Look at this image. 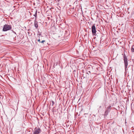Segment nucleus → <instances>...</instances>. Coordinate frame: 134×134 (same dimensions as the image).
Masks as SVG:
<instances>
[{"mask_svg":"<svg viewBox=\"0 0 134 134\" xmlns=\"http://www.w3.org/2000/svg\"><path fill=\"white\" fill-rule=\"evenodd\" d=\"M92 64L93 65L94 64V63L93 62Z\"/></svg>","mask_w":134,"mask_h":134,"instance_id":"17","label":"nucleus"},{"mask_svg":"<svg viewBox=\"0 0 134 134\" xmlns=\"http://www.w3.org/2000/svg\"><path fill=\"white\" fill-rule=\"evenodd\" d=\"M93 48L94 47L93 46Z\"/></svg>","mask_w":134,"mask_h":134,"instance_id":"18","label":"nucleus"},{"mask_svg":"<svg viewBox=\"0 0 134 134\" xmlns=\"http://www.w3.org/2000/svg\"><path fill=\"white\" fill-rule=\"evenodd\" d=\"M131 50L132 52H134V45H132L131 48Z\"/></svg>","mask_w":134,"mask_h":134,"instance_id":"8","label":"nucleus"},{"mask_svg":"<svg viewBox=\"0 0 134 134\" xmlns=\"http://www.w3.org/2000/svg\"><path fill=\"white\" fill-rule=\"evenodd\" d=\"M12 28V27L11 25L5 24L4 25L2 30L3 31H6L10 30Z\"/></svg>","mask_w":134,"mask_h":134,"instance_id":"2","label":"nucleus"},{"mask_svg":"<svg viewBox=\"0 0 134 134\" xmlns=\"http://www.w3.org/2000/svg\"><path fill=\"white\" fill-rule=\"evenodd\" d=\"M96 32V28L95 26V24L93 25V35H95Z\"/></svg>","mask_w":134,"mask_h":134,"instance_id":"4","label":"nucleus"},{"mask_svg":"<svg viewBox=\"0 0 134 134\" xmlns=\"http://www.w3.org/2000/svg\"><path fill=\"white\" fill-rule=\"evenodd\" d=\"M91 126H92V124H91V123H90V127H91Z\"/></svg>","mask_w":134,"mask_h":134,"instance_id":"16","label":"nucleus"},{"mask_svg":"<svg viewBox=\"0 0 134 134\" xmlns=\"http://www.w3.org/2000/svg\"><path fill=\"white\" fill-rule=\"evenodd\" d=\"M37 35H38L40 36L41 35V34L40 32H39L38 31V33Z\"/></svg>","mask_w":134,"mask_h":134,"instance_id":"12","label":"nucleus"},{"mask_svg":"<svg viewBox=\"0 0 134 134\" xmlns=\"http://www.w3.org/2000/svg\"><path fill=\"white\" fill-rule=\"evenodd\" d=\"M34 26L36 29H37L38 27V25L37 24V22L36 21H35L34 22Z\"/></svg>","mask_w":134,"mask_h":134,"instance_id":"6","label":"nucleus"},{"mask_svg":"<svg viewBox=\"0 0 134 134\" xmlns=\"http://www.w3.org/2000/svg\"><path fill=\"white\" fill-rule=\"evenodd\" d=\"M37 12H36V13H35V14L34 15V16L36 17V16H37Z\"/></svg>","mask_w":134,"mask_h":134,"instance_id":"14","label":"nucleus"},{"mask_svg":"<svg viewBox=\"0 0 134 134\" xmlns=\"http://www.w3.org/2000/svg\"><path fill=\"white\" fill-rule=\"evenodd\" d=\"M52 104H51V105L52 106H53L54 104V102L53 101H51Z\"/></svg>","mask_w":134,"mask_h":134,"instance_id":"11","label":"nucleus"},{"mask_svg":"<svg viewBox=\"0 0 134 134\" xmlns=\"http://www.w3.org/2000/svg\"><path fill=\"white\" fill-rule=\"evenodd\" d=\"M109 112L108 111H106V110H105V113H104V115H106V116H107V115L108 114V113H109Z\"/></svg>","mask_w":134,"mask_h":134,"instance_id":"9","label":"nucleus"},{"mask_svg":"<svg viewBox=\"0 0 134 134\" xmlns=\"http://www.w3.org/2000/svg\"><path fill=\"white\" fill-rule=\"evenodd\" d=\"M38 41L39 42H41V41H40V39H39L38 40Z\"/></svg>","mask_w":134,"mask_h":134,"instance_id":"15","label":"nucleus"},{"mask_svg":"<svg viewBox=\"0 0 134 134\" xmlns=\"http://www.w3.org/2000/svg\"><path fill=\"white\" fill-rule=\"evenodd\" d=\"M13 32L12 36L11 37V38H13V40H16L15 37L16 35V34L15 32L13 31Z\"/></svg>","mask_w":134,"mask_h":134,"instance_id":"5","label":"nucleus"},{"mask_svg":"<svg viewBox=\"0 0 134 134\" xmlns=\"http://www.w3.org/2000/svg\"><path fill=\"white\" fill-rule=\"evenodd\" d=\"M41 131V130L40 128L35 129L33 134H39Z\"/></svg>","mask_w":134,"mask_h":134,"instance_id":"3","label":"nucleus"},{"mask_svg":"<svg viewBox=\"0 0 134 134\" xmlns=\"http://www.w3.org/2000/svg\"><path fill=\"white\" fill-rule=\"evenodd\" d=\"M90 29H91L92 31V26L91 24H90ZM89 28V27H88Z\"/></svg>","mask_w":134,"mask_h":134,"instance_id":"10","label":"nucleus"},{"mask_svg":"<svg viewBox=\"0 0 134 134\" xmlns=\"http://www.w3.org/2000/svg\"><path fill=\"white\" fill-rule=\"evenodd\" d=\"M45 42V40H42V41H41V43H43V42Z\"/></svg>","mask_w":134,"mask_h":134,"instance_id":"13","label":"nucleus"},{"mask_svg":"<svg viewBox=\"0 0 134 134\" xmlns=\"http://www.w3.org/2000/svg\"><path fill=\"white\" fill-rule=\"evenodd\" d=\"M111 106L109 105L108 107L107 108L106 110V111H108L109 112L110 111V108H111Z\"/></svg>","mask_w":134,"mask_h":134,"instance_id":"7","label":"nucleus"},{"mask_svg":"<svg viewBox=\"0 0 134 134\" xmlns=\"http://www.w3.org/2000/svg\"><path fill=\"white\" fill-rule=\"evenodd\" d=\"M123 60L124 61V64L125 69V71H127L128 70L127 66L128 65V59L125 54L123 56Z\"/></svg>","mask_w":134,"mask_h":134,"instance_id":"1","label":"nucleus"}]
</instances>
